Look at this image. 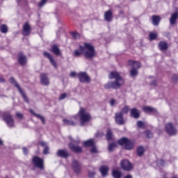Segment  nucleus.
Wrapping results in <instances>:
<instances>
[{
	"mask_svg": "<svg viewBox=\"0 0 178 178\" xmlns=\"http://www.w3.org/2000/svg\"><path fill=\"white\" fill-rule=\"evenodd\" d=\"M51 52H53V54H54V55H56L57 56H59V55H60V50L56 44H54L51 47Z\"/></svg>",
	"mask_w": 178,
	"mask_h": 178,
	"instance_id": "25",
	"label": "nucleus"
},
{
	"mask_svg": "<svg viewBox=\"0 0 178 178\" xmlns=\"http://www.w3.org/2000/svg\"><path fill=\"white\" fill-rule=\"evenodd\" d=\"M165 131L170 136H175L176 134V129L173 127V124H172V123L166 124Z\"/></svg>",
	"mask_w": 178,
	"mask_h": 178,
	"instance_id": "10",
	"label": "nucleus"
},
{
	"mask_svg": "<svg viewBox=\"0 0 178 178\" xmlns=\"http://www.w3.org/2000/svg\"><path fill=\"white\" fill-rule=\"evenodd\" d=\"M102 136H104V132H97L95 137H102Z\"/></svg>",
	"mask_w": 178,
	"mask_h": 178,
	"instance_id": "47",
	"label": "nucleus"
},
{
	"mask_svg": "<svg viewBox=\"0 0 178 178\" xmlns=\"http://www.w3.org/2000/svg\"><path fill=\"white\" fill-rule=\"evenodd\" d=\"M76 72H71L70 76V77H74L76 76Z\"/></svg>",
	"mask_w": 178,
	"mask_h": 178,
	"instance_id": "50",
	"label": "nucleus"
},
{
	"mask_svg": "<svg viewBox=\"0 0 178 178\" xmlns=\"http://www.w3.org/2000/svg\"><path fill=\"white\" fill-rule=\"evenodd\" d=\"M138 72L136 68H132L130 71V74L132 77L136 76V74H138Z\"/></svg>",
	"mask_w": 178,
	"mask_h": 178,
	"instance_id": "35",
	"label": "nucleus"
},
{
	"mask_svg": "<svg viewBox=\"0 0 178 178\" xmlns=\"http://www.w3.org/2000/svg\"><path fill=\"white\" fill-rule=\"evenodd\" d=\"M9 81H10V83H11V84H14L15 87H16L17 88V90L19 91L20 94L22 95V98H24V101H25V102H29V99H27V97L23 92V90H22V88H20V86H19L17 84V82H16L15 79L10 78Z\"/></svg>",
	"mask_w": 178,
	"mask_h": 178,
	"instance_id": "6",
	"label": "nucleus"
},
{
	"mask_svg": "<svg viewBox=\"0 0 178 178\" xmlns=\"http://www.w3.org/2000/svg\"><path fill=\"white\" fill-rule=\"evenodd\" d=\"M106 140H108V141L112 140V131H111V129L107 131Z\"/></svg>",
	"mask_w": 178,
	"mask_h": 178,
	"instance_id": "34",
	"label": "nucleus"
},
{
	"mask_svg": "<svg viewBox=\"0 0 178 178\" xmlns=\"http://www.w3.org/2000/svg\"><path fill=\"white\" fill-rule=\"evenodd\" d=\"M72 168L75 173H80V170H81V168L80 166V163H79V161H74L72 162Z\"/></svg>",
	"mask_w": 178,
	"mask_h": 178,
	"instance_id": "19",
	"label": "nucleus"
},
{
	"mask_svg": "<svg viewBox=\"0 0 178 178\" xmlns=\"http://www.w3.org/2000/svg\"><path fill=\"white\" fill-rule=\"evenodd\" d=\"M99 170L102 176H103V177H105V176L108 175V170H109V168H108V166L106 165H103L100 168Z\"/></svg>",
	"mask_w": 178,
	"mask_h": 178,
	"instance_id": "24",
	"label": "nucleus"
},
{
	"mask_svg": "<svg viewBox=\"0 0 178 178\" xmlns=\"http://www.w3.org/2000/svg\"><path fill=\"white\" fill-rule=\"evenodd\" d=\"M40 82L43 86H49V79L45 74H40Z\"/></svg>",
	"mask_w": 178,
	"mask_h": 178,
	"instance_id": "17",
	"label": "nucleus"
},
{
	"mask_svg": "<svg viewBox=\"0 0 178 178\" xmlns=\"http://www.w3.org/2000/svg\"><path fill=\"white\" fill-rule=\"evenodd\" d=\"M116 148V143H110L108 145V151L111 152L113 151V149Z\"/></svg>",
	"mask_w": 178,
	"mask_h": 178,
	"instance_id": "37",
	"label": "nucleus"
},
{
	"mask_svg": "<svg viewBox=\"0 0 178 178\" xmlns=\"http://www.w3.org/2000/svg\"><path fill=\"white\" fill-rule=\"evenodd\" d=\"M33 163L34 166L38 168V169H40L41 170L44 169V160L42 159H40L38 156H35L33 158Z\"/></svg>",
	"mask_w": 178,
	"mask_h": 178,
	"instance_id": "7",
	"label": "nucleus"
},
{
	"mask_svg": "<svg viewBox=\"0 0 178 178\" xmlns=\"http://www.w3.org/2000/svg\"><path fill=\"white\" fill-rule=\"evenodd\" d=\"M131 116L134 119H138L140 118V111L137 108L131 109Z\"/></svg>",
	"mask_w": 178,
	"mask_h": 178,
	"instance_id": "21",
	"label": "nucleus"
},
{
	"mask_svg": "<svg viewBox=\"0 0 178 178\" xmlns=\"http://www.w3.org/2000/svg\"><path fill=\"white\" fill-rule=\"evenodd\" d=\"M85 55L86 58H91L95 56V49L94 47L89 43H84V46H79L78 49L74 51L73 55L76 58Z\"/></svg>",
	"mask_w": 178,
	"mask_h": 178,
	"instance_id": "2",
	"label": "nucleus"
},
{
	"mask_svg": "<svg viewBox=\"0 0 178 178\" xmlns=\"http://www.w3.org/2000/svg\"><path fill=\"white\" fill-rule=\"evenodd\" d=\"M104 19L106 22H111L112 20V11L111 10L105 13Z\"/></svg>",
	"mask_w": 178,
	"mask_h": 178,
	"instance_id": "26",
	"label": "nucleus"
},
{
	"mask_svg": "<svg viewBox=\"0 0 178 178\" xmlns=\"http://www.w3.org/2000/svg\"><path fill=\"white\" fill-rule=\"evenodd\" d=\"M124 178H132L131 175H127Z\"/></svg>",
	"mask_w": 178,
	"mask_h": 178,
	"instance_id": "53",
	"label": "nucleus"
},
{
	"mask_svg": "<svg viewBox=\"0 0 178 178\" xmlns=\"http://www.w3.org/2000/svg\"><path fill=\"white\" fill-rule=\"evenodd\" d=\"M79 81L81 83H90V76L86 72H79L77 74Z\"/></svg>",
	"mask_w": 178,
	"mask_h": 178,
	"instance_id": "8",
	"label": "nucleus"
},
{
	"mask_svg": "<svg viewBox=\"0 0 178 178\" xmlns=\"http://www.w3.org/2000/svg\"><path fill=\"white\" fill-rule=\"evenodd\" d=\"M16 116H17V118H19V119H23V114H22L20 113H17Z\"/></svg>",
	"mask_w": 178,
	"mask_h": 178,
	"instance_id": "48",
	"label": "nucleus"
},
{
	"mask_svg": "<svg viewBox=\"0 0 178 178\" xmlns=\"http://www.w3.org/2000/svg\"><path fill=\"white\" fill-rule=\"evenodd\" d=\"M128 65L129 66H132V69H140L141 67V64L138 61H134L133 60H130L128 61Z\"/></svg>",
	"mask_w": 178,
	"mask_h": 178,
	"instance_id": "18",
	"label": "nucleus"
},
{
	"mask_svg": "<svg viewBox=\"0 0 178 178\" xmlns=\"http://www.w3.org/2000/svg\"><path fill=\"white\" fill-rule=\"evenodd\" d=\"M30 112L31 113H32V115H33V116H35L38 119H40L43 124H45V118H44V116L34 113V111L33 110H30Z\"/></svg>",
	"mask_w": 178,
	"mask_h": 178,
	"instance_id": "22",
	"label": "nucleus"
},
{
	"mask_svg": "<svg viewBox=\"0 0 178 178\" xmlns=\"http://www.w3.org/2000/svg\"><path fill=\"white\" fill-rule=\"evenodd\" d=\"M90 152H92V154H98V149L93 145L90 149Z\"/></svg>",
	"mask_w": 178,
	"mask_h": 178,
	"instance_id": "39",
	"label": "nucleus"
},
{
	"mask_svg": "<svg viewBox=\"0 0 178 178\" xmlns=\"http://www.w3.org/2000/svg\"><path fill=\"white\" fill-rule=\"evenodd\" d=\"M115 122L118 124H124V120H123V114L122 113H115Z\"/></svg>",
	"mask_w": 178,
	"mask_h": 178,
	"instance_id": "16",
	"label": "nucleus"
},
{
	"mask_svg": "<svg viewBox=\"0 0 178 178\" xmlns=\"http://www.w3.org/2000/svg\"><path fill=\"white\" fill-rule=\"evenodd\" d=\"M3 120L5 123H6L8 127L12 129V127H15V120L12 118L10 114H5L3 116Z\"/></svg>",
	"mask_w": 178,
	"mask_h": 178,
	"instance_id": "5",
	"label": "nucleus"
},
{
	"mask_svg": "<svg viewBox=\"0 0 178 178\" xmlns=\"http://www.w3.org/2000/svg\"><path fill=\"white\" fill-rule=\"evenodd\" d=\"M83 145L84 147H93L94 145V139H90L83 142Z\"/></svg>",
	"mask_w": 178,
	"mask_h": 178,
	"instance_id": "29",
	"label": "nucleus"
},
{
	"mask_svg": "<svg viewBox=\"0 0 178 178\" xmlns=\"http://www.w3.org/2000/svg\"><path fill=\"white\" fill-rule=\"evenodd\" d=\"M142 109L143 112H146L147 113H149V112H155L154 108L149 106H143Z\"/></svg>",
	"mask_w": 178,
	"mask_h": 178,
	"instance_id": "30",
	"label": "nucleus"
},
{
	"mask_svg": "<svg viewBox=\"0 0 178 178\" xmlns=\"http://www.w3.org/2000/svg\"><path fill=\"white\" fill-rule=\"evenodd\" d=\"M40 145H42V147H44V149H43V154L44 155H48V154H49V147H48V144L45 142H40Z\"/></svg>",
	"mask_w": 178,
	"mask_h": 178,
	"instance_id": "23",
	"label": "nucleus"
},
{
	"mask_svg": "<svg viewBox=\"0 0 178 178\" xmlns=\"http://www.w3.org/2000/svg\"><path fill=\"white\" fill-rule=\"evenodd\" d=\"M143 154H144V147H143V146H140L137 149V154L138 156H141Z\"/></svg>",
	"mask_w": 178,
	"mask_h": 178,
	"instance_id": "33",
	"label": "nucleus"
},
{
	"mask_svg": "<svg viewBox=\"0 0 178 178\" xmlns=\"http://www.w3.org/2000/svg\"><path fill=\"white\" fill-rule=\"evenodd\" d=\"M0 31L3 34H6L8 33V26L6 24H3L0 26Z\"/></svg>",
	"mask_w": 178,
	"mask_h": 178,
	"instance_id": "31",
	"label": "nucleus"
},
{
	"mask_svg": "<svg viewBox=\"0 0 178 178\" xmlns=\"http://www.w3.org/2000/svg\"><path fill=\"white\" fill-rule=\"evenodd\" d=\"M79 120H80L81 126H86V123L91 120V115L86 109L81 108L79 115L72 117L71 120L63 119V122L67 126H76V123Z\"/></svg>",
	"mask_w": 178,
	"mask_h": 178,
	"instance_id": "1",
	"label": "nucleus"
},
{
	"mask_svg": "<svg viewBox=\"0 0 178 178\" xmlns=\"http://www.w3.org/2000/svg\"><path fill=\"white\" fill-rule=\"evenodd\" d=\"M23 152L25 155H27V153L29 152V151L27 150V148L26 147H23L22 148Z\"/></svg>",
	"mask_w": 178,
	"mask_h": 178,
	"instance_id": "49",
	"label": "nucleus"
},
{
	"mask_svg": "<svg viewBox=\"0 0 178 178\" xmlns=\"http://www.w3.org/2000/svg\"><path fill=\"white\" fill-rule=\"evenodd\" d=\"M43 55L44 56H45V58H47V59H49L50 63H51V65L54 66V67H55V69L58 68V65L56 64V62L55 61L51 54L44 51L43 53Z\"/></svg>",
	"mask_w": 178,
	"mask_h": 178,
	"instance_id": "11",
	"label": "nucleus"
},
{
	"mask_svg": "<svg viewBox=\"0 0 178 178\" xmlns=\"http://www.w3.org/2000/svg\"><path fill=\"white\" fill-rule=\"evenodd\" d=\"M178 19V12L176 11L171 14V16L169 19L170 26H175Z\"/></svg>",
	"mask_w": 178,
	"mask_h": 178,
	"instance_id": "12",
	"label": "nucleus"
},
{
	"mask_svg": "<svg viewBox=\"0 0 178 178\" xmlns=\"http://www.w3.org/2000/svg\"><path fill=\"white\" fill-rule=\"evenodd\" d=\"M30 33H31V26L26 22L23 26L22 34L23 35H30Z\"/></svg>",
	"mask_w": 178,
	"mask_h": 178,
	"instance_id": "14",
	"label": "nucleus"
},
{
	"mask_svg": "<svg viewBox=\"0 0 178 178\" xmlns=\"http://www.w3.org/2000/svg\"><path fill=\"white\" fill-rule=\"evenodd\" d=\"M72 35L74 40H79L80 38V34L76 32H72Z\"/></svg>",
	"mask_w": 178,
	"mask_h": 178,
	"instance_id": "38",
	"label": "nucleus"
},
{
	"mask_svg": "<svg viewBox=\"0 0 178 178\" xmlns=\"http://www.w3.org/2000/svg\"><path fill=\"white\" fill-rule=\"evenodd\" d=\"M45 3H47V0H41L38 3V7L42 8V6L45 5Z\"/></svg>",
	"mask_w": 178,
	"mask_h": 178,
	"instance_id": "43",
	"label": "nucleus"
},
{
	"mask_svg": "<svg viewBox=\"0 0 178 178\" xmlns=\"http://www.w3.org/2000/svg\"><path fill=\"white\" fill-rule=\"evenodd\" d=\"M69 148L73 151V152H76V154H80L82 152L83 148L79 145H76L73 143L69 144Z\"/></svg>",
	"mask_w": 178,
	"mask_h": 178,
	"instance_id": "13",
	"label": "nucleus"
},
{
	"mask_svg": "<svg viewBox=\"0 0 178 178\" xmlns=\"http://www.w3.org/2000/svg\"><path fill=\"white\" fill-rule=\"evenodd\" d=\"M66 97H67V95L66 93L61 94L59 97L60 101H62V99H65Z\"/></svg>",
	"mask_w": 178,
	"mask_h": 178,
	"instance_id": "45",
	"label": "nucleus"
},
{
	"mask_svg": "<svg viewBox=\"0 0 178 178\" xmlns=\"http://www.w3.org/2000/svg\"><path fill=\"white\" fill-rule=\"evenodd\" d=\"M121 166L124 170H131L133 169V164L128 160H124L121 162Z\"/></svg>",
	"mask_w": 178,
	"mask_h": 178,
	"instance_id": "9",
	"label": "nucleus"
},
{
	"mask_svg": "<svg viewBox=\"0 0 178 178\" xmlns=\"http://www.w3.org/2000/svg\"><path fill=\"white\" fill-rule=\"evenodd\" d=\"M152 19L154 26H158V24H159V22H161V17H159V16L153 15Z\"/></svg>",
	"mask_w": 178,
	"mask_h": 178,
	"instance_id": "27",
	"label": "nucleus"
},
{
	"mask_svg": "<svg viewBox=\"0 0 178 178\" xmlns=\"http://www.w3.org/2000/svg\"><path fill=\"white\" fill-rule=\"evenodd\" d=\"M57 156H60V158H67V156H69V153L67 150L59 149L57 151Z\"/></svg>",
	"mask_w": 178,
	"mask_h": 178,
	"instance_id": "20",
	"label": "nucleus"
},
{
	"mask_svg": "<svg viewBox=\"0 0 178 178\" xmlns=\"http://www.w3.org/2000/svg\"><path fill=\"white\" fill-rule=\"evenodd\" d=\"M18 62L19 65H22V66L27 63V58L24 56L23 53H19L18 54Z\"/></svg>",
	"mask_w": 178,
	"mask_h": 178,
	"instance_id": "15",
	"label": "nucleus"
},
{
	"mask_svg": "<svg viewBox=\"0 0 178 178\" xmlns=\"http://www.w3.org/2000/svg\"><path fill=\"white\" fill-rule=\"evenodd\" d=\"M1 21L0 20V24H1Z\"/></svg>",
	"mask_w": 178,
	"mask_h": 178,
	"instance_id": "56",
	"label": "nucleus"
},
{
	"mask_svg": "<svg viewBox=\"0 0 178 178\" xmlns=\"http://www.w3.org/2000/svg\"><path fill=\"white\" fill-rule=\"evenodd\" d=\"M118 144L120 145H124L125 149H133L134 148V142L133 140H130L127 138H122L118 140Z\"/></svg>",
	"mask_w": 178,
	"mask_h": 178,
	"instance_id": "4",
	"label": "nucleus"
},
{
	"mask_svg": "<svg viewBox=\"0 0 178 178\" xmlns=\"http://www.w3.org/2000/svg\"><path fill=\"white\" fill-rule=\"evenodd\" d=\"M130 108L127 106H124L122 109V115H123V113H127V112H129Z\"/></svg>",
	"mask_w": 178,
	"mask_h": 178,
	"instance_id": "41",
	"label": "nucleus"
},
{
	"mask_svg": "<svg viewBox=\"0 0 178 178\" xmlns=\"http://www.w3.org/2000/svg\"><path fill=\"white\" fill-rule=\"evenodd\" d=\"M20 0H17V2H19Z\"/></svg>",
	"mask_w": 178,
	"mask_h": 178,
	"instance_id": "55",
	"label": "nucleus"
},
{
	"mask_svg": "<svg viewBox=\"0 0 178 178\" xmlns=\"http://www.w3.org/2000/svg\"><path fill=\"white\" fill-rule=\"evenodd\" d=\"M108 79H110V80H112V79H115V81L108 82L106 85H104V88L106 89L119 88L120 86H123V84H124V81L123 80V78H122L120 74L116 71L111 72L108 76Z\"/></svg>",
	"mask_w": 178,
	"mask_h": 178,
	"instance_id": "3",
	"label": "nucleus"
},
{
	"mask_svg": "<svg viewBox=\"0 0 178 178\" xmlns=\"http://www.w3.org/2000/svg\"><path fill=\"white\" fill-rule=\"evenodd\" d=\"M113 176L114 178H121L122 174L119 171L113 170Z\"/></svg>",
	"mask_w": 178,
	"mask_h": 178,
	"instance_id": "32",
	"label": "nucleus"
},
{
	"mask_svg": "<svg viewBox=\"0 0 178 178\" xmlns=\"http://www.w3.org/2000/svg\"><path fill=\"white\" fill-rule=\"evenodd\" d=\"M145 134H146V136L148 138H152V132H151V131H145Z\"/></svg>",
	"mask_w": 178,
	"mask_h": 178,
	"instance_id": "44",
	"label": "nucleus"
},
{
	"mask_svg": "<svg viewBox=\"0 0 178 178\" xmlns=\"http://www.w3.org/2000/svg\"><path fill=\"white\" fill-rule=\"evenodd\" d=\"M137 126L138 127L143 128L144 127V122H143L142 121H138Z\"/></svg>",
	"mask_w": 178,
	"mask_h": 178,
	"instance_id": "46",
	"label": "nucleus"
},
{
	"mask_svg": "<svg viewBox=\"0 0 178 178\" xmlns=\"http://www.w3.org/2000/svg\"><path fill=\"white\" fill-rule=\"evenodd\" d=\"M157 36L158 35L156 33H150L149 35V38L150 41H152V40H155V38H156Z\"/></svg>",
	"mask_w": 178,
	"mask_h": 178,
	"instance_id": "36",
	"label": "nucleus"
},
{
	"mask_svg": "<svg viewBox=\"0 0 178 178\" xmlns=\"http://www.w3.org/2000/svg\"><path fill=\"white\" fill-rule=\"evenodd\" d=\"M151 85H152V86H156V81H152V82H151Z\"/></svg>",
	"mask_w": 178,
	"mask_h": 178,
	"instance_id": "52",
	"label": "nucleus"
},
{
	"mask_svg": "<svg viewBox=\"0 0 178 178\" xmlns=\"http://www.w3.org/2000/svg\"><path fill=\"white\" fill-rule=\"evenodd\" d=\"M0 82L5 83V79H3L2 76H0Z\"/></svg>",
	"mask_w": 178,
	"mask_h": 178,
	"instance_id": "51",
	"label": "nucleus"
},
{
	"mask_svg": "<svg viewBox=\"0 0 178 178\" xmlns=\"http://www.w3.org/2000/svg\"><path fill=\"white\" fill-rule=\"evenodd\" d=\"M165 163H166V162L162 159L157 161L158 166H165Z\"/></svg>",
	"mask_w": 178,
	"mask_h": 178,
	"instance_id": "40",
	"label": "nucleus"
},
{
	"mask_svg": "<svg viewBox=\"0 0 178 178\" xmlns=\"http://www.w3.org/2000/svg\"><path fill=\"white\" fill-rule=\"evenodd\" d=\"M118 104V102L115 99H110V105L111 106H115Z\"/></svg>",
	"mask_w": 178,
	"mask_h": 178,
	"instance_id": "42",
	"label": "nucleus"
},
{
	"mask_svg": "<svg viewBox=\"0 0 178 178\" xmlns=\"http://www.w3.org/2000/svg\"><path fill=\"white\" fill-rule=\"evenodd\" d=\"M159 48L161 51H165L168 49V43L165 42H160L159 44Z\"/></svg>",
	"mask_w": 178,
	"mask_h": 178,
	"instance_id": "28",
	"label": "nucleus"
},
{
	"mask_svg": "<svg viewBox=\"0 0 178 178\" xmlns=\"http://www.w3.org/2000/svg\"><path fill=\"white\" fill-rule=\"evenodd\" d=\"M2 144H3L2 140H0V145H2Z\"/></svg>",
	"mask_w": 178,
	"mask_h": 178,
	"instance_id": "54",
	"label": "nucleus"
}]
</instances>
